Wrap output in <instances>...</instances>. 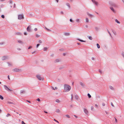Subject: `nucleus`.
<instances>
[{
	"mask_svg": "<svg viewBox=\"0 0 124 124\" xmlns=\"http://www.w3.org/2000/svg\"><path fill=\"white\" fill-rule=\"evenodd\" d=\"M65 35L66 36H68L69 35V33H65Z\"/></svg>",
	"mask_w": 124,
	"mask_h": 124,
	"instance_id": "37",
	"label": "nucleus"
},
{
	"mask_svg": "<svg viewBox=\"0 0 124 124\" xmlns=\"http://www.w3.org/2000/svg\"><path fill=\"white\" fill-rule=\"evenodd\" d=\"M70 21L71 22H73V21L72 20V19H70Z\"/></svg>",
	"mask_w": 124,
	"mask_h": 124,
	"instance_id": "48",
	"label": "nucleus"
},
{
	"mask_svg": "<svg viewBox=\"0 0 124 124\" xmlns=\"http://www.w3.org/2000/svg\"><path fill=\"white\" fill-rule=\"evenodd\" d=\"M99 72L101 74H102L103 73V72H102V71H101L100 70H99Z\"/></svg>",
	"mask_w": 124,
	"mask_h": 124,
	"instance_id": "38",
	"label": "nucleus"
},
{
	"mask_svg": "<svg viewBox=\"0 0 124 124\" xmlns=\"http://www.w3.org/2000/svg\"><path fill=\"white\" fill-rule=\"evenodd\" d=\"M110 8V9L113 11L114 13H116V11L114 9L113 7H111Z\"/></svg>",
	"mask_w": 124,
	"mask_h": 124,
	"instance_id": "9",
	"label": "nucleus"
},
{
	"mask_svg": "<svg viewBox=\"0 0 124 124\" xmlns=\"http://www.w3.org/2000/svg\"><path fill=\"white\" fill-rule=\"evenodd\" d=\"M54 120L56 122H57L58 123H59V122L58 121H57V120H56L55 119H54Z\"/></svg>",
	"mask_w": 124,
	"mask_h": 124,
	"instance_id": "58",
	"label": "nucleus"
},
{
	"mask_svg": "<svg viewBox=\"0 0 124 124\" xmlns=\"http://www.w3.org/2000/svg\"><path fill=\"white\" fill-rule=\"evenodd\" d=\"M80 83V84L83 87H84V86H85V85L84 84L81 82H79Z\"/></svg>",
	"mask_w": 124,
	"mask_h": 124,
	"instance_id": "11",
	"label": "nucleus"
},
{
	"mask_svg": "<svg viewBox=\"0 0 124 124\" xmlns=\"http://www.w3.org/2000/svg\"><path fill=\"white\" fill-rule=\"evenodd\" d=\"M112 31L114 34H115V35H116V32L115 31H114V30H112Z\"/></svg>",
	"mask_w": 124,
	"mask_h": 124,
	"instance_id": "28",
	"label": "nucleus"
},
{
	"mask_svg": "<svg viewBox=\"0 0 124 124\" xmlns=\"http://www.w3.org/2000/svg\"><path fill=\"white\" fill-rule=\"evenodd\" d=\"M3 44V43L2 42V43H0V45H2Z\"/></svg>",
	"mask_w": 124,
	"mask_h": 124,
	"instance_id": "57",
	"label": "nucleus"
},
{
	"mask_svg": "<svg viewBox=\"0 0 124 124\" xmlns=\"http://www.w3.org/2000/svg\"><path fill=\"white\" fill-rule=\"evenodd\" d=\"M23 16L22 15H18V19H19L21 20L23 18Z\"/></svg>",
	"mask_w": 124,
	"mask_h": 124,
	"instance_id": "4",
	"label": "nucleus"
},
{
	"mask_svg": "<svg viewBox=\"0 0 124 124\" xmlns=\"http://www.w3.org/2000/svg\"><path fill=\"white\" fill-rule=\"evenodd\" d=\"M34 30L35 31H36L37 30V28H35L34 29Z\"/></svg>",
	"mask_w": 124,
	"mask_h": 124,
	"instance_id": "55",
	"label": "nucleus"
},
{
	"mask_svg": "<svg viewBox=\"0 0 124 124\" xmlns=\"http://www.w3.org/2000/svg\"><path fill=\"white\" fill-rule=\"evenodd\" d=\"M109 88H110V89L111 90H114V88H113V87L111 86H109Z\"/></svg>",
	"mask_w": 124,
	"mask_h": 124,
	"instance_id": "18",
	"label": "nucleus"
},
{
	"mask_svg": "<svg viewBox=\"0 0 124 124\" xmlns=\"http://www.w3.org/2000/svg\"><path fill=\"white\" fill-rule=\"evenodd\" d=\"M47 50V48L46 47H44L43 50L44 51H46Z\"/></svg>",
	"mask_w": 124,
	"mask_h": 124,
	"instance_id": "34",
	"label": "nucleus"
},
{
	"mask_svg": "<svg viewBox=\"0 0 124 124\" xmlns=\"http://www.w3.org/2000/svg\"><path fill=\"white\" fill-rule=\"evenodd\" d=\"M88 38L90 40H92L93 39L92 37L91 36H89Z\"/></svg>",
	"mask_w": 124,
	"mask_h": 124,
	"instance_id": "30",
	"label": "nucleus"
},
{
	"mask_svg": "<svg viewBox=\"0 0 124 124\" xmlns=\"http://www.w3.org/2000/svg\"><path fill=\"white\" fill-rule=\"evenodd\" d=\"M40 45L39 44H37V45H36V48H38V46H39V45Z\"/></svg>",
	"mask_w": 124,
	"mask_h": 124,
	"instance_id": "44",
	"label": "nucleus"
},
{
	"mask_svg": "<svg viewBox=\"0 0 124 124\" xmlns=\"http://www.w3.org/2000/svg\"><path fill=\"white\" fill-rule=\"evenodd\" d=\"M84 111L85 113L86 114H88V111L87 109L85 108L84 109Z\"/></svg>",
	"mask_w": 124,
	"mask_h": 124,
	"instance_id": "7",
	"label": "nucleus"
},
{
	"mask_svg": "<svg viewBox=\"0 0 124 124\" xmlns=\"http://www.w3.org/2000/svg\"><path fill=\"white\" fill-rule=\"evenodd\" d=\"M93 106H92L91 107V109L92 110L93 109Z\"/></svg>",
	"mask_w": 124,
	"mask_h": 124,
	"instance_id": "47",
	"label": "nucleus"
},
{
	"mask_svg": "<svg viewBox=\"0 0 124 124\" xmlns=\"http://www.w3.org/2000/svg\"><path fill=\"white\" fill-rule=\"evenodd\" d=\"M1 17L2 18H5L4 16L3 15H2L1 16Z\"/></svg>",
	"mask_w": 124,
	"mask_h": 124,
	"instance_id": "41",
	"label": "nucleus"
},
{
	"mask_svg": "<svg viewBox=\"0 0 124 124\" xmlns=\"http://www.w3.org/2000/svg\"><path fill=\"white\" fill-rule=\"evenodd\" d=\"M115 119L116 122V123L117 122V119L115 117Z\"/></svg>",
	"mask_w": 124,
	"mask_h": 124,
	"instance_id": "54",
	"label": "nucleus"
},
{
	"mask_svg": "<svg viewBox=\"0 0 124 124\" xmlns=\"http://www.w3.org/2000/svg\"><path fill=\"white\" fill-rule=\"evenodd\" d=\"M37 100L38 101H40V100L39 98H38Z\"/></svg>",
	"mask_w": 124,
	"mask_h": 124,
	"instance_id": "50",
	"label": "nucleus"
},
{
	"mask_svg": "<svg viewBox=\"0 0 124 124\" xmlns=\"http://www.w3.org/2000/svg\"><path fill=\"white\" fill-rule=\"evenodd\" d=\"M78 40H79V41H80L81 42H85L86 41H85L83 40H81V39H78Z\"/></svg>",
	"mask_w": 124,
	"mask_h": 124,
	"instance_id": "25",
	"label": "nucleus"
},
{
	"mask_svg": "<svg viewBox=\"0 0 124 124\" xmlns=\"http://www.w3.org/2000/svg\"><path fill=\"white\" fill-rule=\"evenodd\" d=\"M102 105L103 106H104L105 105V103H102Z\"/></svg>",
	"mask_w": 124,
	"mask_h": 124,
	"instance_id": "56",
	"label": "nucleus"
},
{
	"mask_svg": "<svg viewBox=\"0 0 124 124\" xmlns=\"http://www.w3.org/2000/svg\"><path fill=\"white\" fill-rule=\"evenodd\" d=\"M107 31L108 32V33H109V35H110V36L111 37H112V36L111 34L110 33V32L108 30H107Z\"/></svg>",
	"mask_w": 124,
	"mask_h": 124,
	"instance_id": "27",
	"label": "nucleus"
},
{
	"mask_svg": "<svg viewBox=\"0 0 124 124\" xmlns=\"http://www.w3.org/2000/svg\"><path fill=\"white\" fill-rule=\"evenodd\" d=\"M16 34L17 35H19L21 34V33L20 32H17L16 33Z\"/></svg>",
	"mask_w": 124,
	"mask_h": 124,
	"instance_id": "36",
	"label": "nucleus"
},
{
	"mask_svg": "<svg viewBox=\"0 0 124 124\" xmlns=\"http://www.w3.org/2000/svg\"><path fill=\"white\" fill-rule=\"evenodd\" d=\"M4 6V5L2 4L1 5L0 7H1L2 8V7H3Z\"/></svg>",
	"mask_w": 124,
	"mask_h": 124,
	"instance_id": "49",
	"label": "nucleus"
},
{
	"mask_svg": "<svg viewBox=\"0 0 124 124\" xmlns=\"http://www.w3.org/2000/svg\"><path fill=\"white\" fill-rule=\"evenodd\" d=\"M47 30V31H51V30L49 29H47H47H46Z\"/></svg>",
	"mask_w": 124,
	"mask_h": 124,
	"instance_id": "45",
	"label": "nucleus"
},
{
	"mask_svg": "<svg viewBox=\"0 0 124 124\" xmlns=\"http://www.w3.org/2000/svg\"><path fill=\"white\" fill-rule=\"evenodd\" d=\"M13 7H14V8H16V4H14Z\"/></svg>",
	"mask_w": 124,
	"mask_h": 124,
	"instance_id": "53",
	"label": "nucleus"
},
{
	"mask_svg": "<svg viewBox=\"0 0 124 124\" xmlns=\"http://www.w3.org/2000/svg\"><path fill=\"white\" fill-rule=\"evenodd\" d=\"M76 21L78 23L80 22V19H77L76 20Z\"/></svg>",
	"mask_w": 124,
	"mask_h": 124,
	"instance_id": "16",
	"label": "nucleus"
},
{
	"mask_svg": "<svg viewBox=\"0 0 124 124\" xmlns=\"http://www.w3.org/2000/svg\"><path fill=\"white\" fill-rule=\"evenodd\" d=\"M22 124H26L23 121H22Z\"/></svg>",
	"mask_w": 124,
	"mask_h": 124,
	"instance_id": "52",
	"label": "nucleus"
},
{
	"mask_svg": "<svg viewBox=\"0 0 124 124\" xmlns=\"http://www.w3.org/2000/svg\"><path fill=\"white\" fill-rule=\"evenodd\" d=\"M9 2L10 4H11L12 3V1L11 0H10L9 1Z\"/></svg>",
	"mask_w": 124,
	"mask_h": 124,
	"instance_id": "33",
	"label": "nucleus"
},
{
	"mask_svg": "<svg viewBox=\"0 0 124 124\" xmlns=\"http://www.w3.org/2000/svg\"><path fill=\"white\" fill-rule=\"evenodd\" d=\"M10 116V115L9 113H8L6 115V116L8 117V116Z\"/></svg>",
	"mask_w": 124,
	"mask_h": 124,
	"instance_id": "39",
	"label": "nucleus"
},
{
	"mask_svg": "<svg viewBox=\"0 0 124 124\" xmlns=\"http://www.w3.org/2000/svg\"><path fill=\"white\" fill-rule=\"evenodd\" d=\"M97 47L98 48H100V46L98 44H97Z\"/></svg>",
	"mask_w": 124,
	"mask_h": 124,
	"instance_id": "32",
	"label": "nucleus"
},
{
	"mask_svg": "<svg viewBox=\"0 0 124 124\" xmlns=\"http://www.w3.org/2000/svg\"><path fill=\"white\" fill-rule=\"evenodd\" d=\"M74 116H75V117L76 118H78V116H76V115H74Z\"/></svg>",
	"mask_w": 124,
	"mask_h": 124,
	"instance_id": "63",
	"label": "nucleus"
},
{
	"mask_svg": "<svg viewBox=\"0 0 124 124\" xmlns=\"http://www.w3.org/2000/svg\"><path fill=\"white\" fill-rule=\"evenodd\" d=\"M18 41V42L19 43H23V42L21 40H18L17 41Z\"/></svg>",
	"mask_w": 124,
	"mask_h": 124,
	"instance_id": "20",
	"label": "nucleus"
},
{
	"mask_svg": "<svg viewBox=\"0 0 124 124\" xmlns=\"http://www.w3.org/2000/svg\"><path fill=\"white\" fill-rule=\"evenodd\" d=\"M66 5L68 7H69V8H70V4L68 3H67L66 4Z\"/></svg>",
	"mask_w": 124,
	"mask_h": 124,
	"instance_id": "24",
	"label": "nucleus"
},
{
	"mask_svg": "<svg viewBox=\"0 0 124 124\" xmlns=\"http://www.w3.org/2000/svg\"><path fill=\"white\" fill-rule=\"evenodd\" d=\"M87 95H88V97L89 98H91V95L89 93H88V94Z\"/></svg>",
	"mask_w": 124,
	"mask_h": 124,
	"instance_id": "35",
	"label": "nucleus"
},
{
	"mask_svg": "<svg viewBox=\"0 0 124 124\" xmlns=\"http://www.w3.org/2000/svg\"><path fill=\"white\" fill-rule=\"evenodd\" d=\"M92 2L94 3V4H95L96 6H98V2L94 0H91Z\"/></svg>",
	"mask_w": 124,
	"mask_h": 124,
	"instance_id": "8",
	"label": "nucleus"
},
{
	"mask_svg": "<svg viewBox=\"0 0 124 124\" xmlns=\"http://www.w3.org/2000/svg\"><path fill=\"white\" fill-rule=\"evenodd\" d=\"M66 116L68 118H70V116H69V115H66Z\"/></svg>",
	"mask_w": 124,
	"mask_h": 124,
	"instance_id": "42",
	"label": "nucleus"
},
{
	"mask_svg": "<svg viewBox=\"0 0 124 124\" xmlns=\"http://www.w3.org/2000/svg\"><path fill=\"white\" fill-rule=\"evenodd\" d=\"M51 88L53 90H55V89L53 87H51Z\"/></svg>",
	"mask_w": 124,
	"mask_h": 124,
	"instance_id": "64",
	"label": "nucleus"
},
{
	"mask_svg": "<svg viewBox=\"0 0 124 124\" xmlns=\"http://www.w3.org/2000/svg\"><path fill=\"white\" fill-rule=\"evenodd\" d=\"M17 49L18 50H21V49L19 48H17Z\"/></svg>",
	"mask_w": 124,
	"mask_h": 124,
	"instance_id": "61",
	"label": "nucleus"
},
{
	"mask_svg": "<svg viewBox=\"0 0 124 124\" xmlns=\"http://www.w3.org/2000/svg\"><path fill=\"white\" fill-rule=\"evenodd\" d=\"M122 55L123 56V57L124 58V53H122Z\"/></svg>",
	"mask_w": 124,
	"mask_h": 124,
	"instance_id": "46",
	"label": "nucleus"
},
{
	"mask_svg": "<svg viewBox=\"0 0 124 124\" xmlns=\"http://www.w3.org/2000/svg\"><path fill=\"white\" fill-rule=\"evenodd\" d=\"M39 36H40V35H38V34H37L36 35V37H37L38 38V37H39Z\"/></svg>",
	"mask_w": 124,
	"mask_h": 124,
	"instance_id": "43",
	"label": "nucleus"
},
{
	"mask_svg": "<svg viewBox=\"0 0 124 124\" xmlns=\"http://www.w3.org/2000/svg\"><path fill=\"white\" fill-rule=\"evenodd\" d=\"M39 42L40 43H41L42 42L41 40H39Z\"/></svg>",
	"mask_w": 124,
	"mask_h": 124,
	"instance_id": "40",
	"label": "nucleus"
},
{
	"mask_svg": "<svg viewBox=\"0 0 124 124\" xmlns=\"http://www.w3.org/2000/svg\"><path fill=\"white\" fill-rule=\"evenodd\" d=\"M87 14L89 16L91 17H93V16L92 14H89L88 12L87 13Z\"/></svg>",
	"mask_w": 124,
	"mask_h": 124,
	"instance_id": "12",
	"label": "nucleus"
},
{
	"mask_svg": "<svg viewBox=\"0 0 124 124\" xmlns=\"http://www.w3.org/2000/svg\"><path fill=\"white\" fill-rule=\"evenodd\" d=\"M7 63L8 65V66H11L12 65V64L11 63L8 62Z\"/></svg>",
	"mask_w": 124,
	"mask_h": 124,
	"instance_id": "19",
	"label": "nucleus"
},
{
	"mask_svg": "<svg viewBox=\"0 0 124 124\" xmlns=\"http://www.w3.org/2000/svg\"><path fill=\"white\" fill-rule=\"evenodd\" d=\"M55 102L57 103H59L60 101L59 99H57L55 100Z\"/></svg>",
	"mask_w": 124,
	"mask_h": 124,
	"instance_id": "23",
	"label": "nucleus"
},
{
	"mask_svg": "<svg viewBox=\"0 0 124 124\" xmlns=\"http://www.w3.org/2000/svg\"><path fill=\"white\" fill-rule=\"evenodd\" d=\"M27 31L28 32H30L31 31V26H29L27 28Z\"/></svg>",
	"mask_w": 124,
	"mask_h": 124,
	"instance_id": "10",
	"label": "nucleus"
},
{
	"mask_svg": "<svg viewBox=\"0 0 124 124\" xmlns=\"http://www.w3.org/2000/svg\"><path fill=\"white\" fill-rule=\"evenodd\" d=\"M50 56L51 57H53L54 56L53 54H52L50 55Z\"/></svg>",
	"mask_w": 124,
	"mask_h": 124,
	"instance_id": "62",
	"label": "nucleus"
},
{
	"mask_svg": "<svg viewBox=\"0 0 124 124\" xmlns=\"http://www.w3.org/2000/svg\"><path fill=\"white\" fill-rule=\"evenodd\" d=\"M56 112L57 113H59L60 112V110L59 109H57L56 110Z\"/></svg>",
	"mask_w": 124,
	"mask_h": 124,
	"instance_id": "29",
	"label": "nucleus"
},
{
	"mask_svg": "<svg viewBox=\"0 0 124 124\" xmlns=\"http://www.w3.org/2000/svg\"><path fill=\"white\" fill-rule=\"evenodd\" d=\"M115 22L117 23L118 24H120V22L118 21L116 19H115Z\"/></svg>",
	"mask_w": 124,
	"mask_h": 124,
	"instance_id": "14",
	"label": "nucleus"
},
{
	"mask_svg": "<svg viewBox=\"0 0 124 124\" xmlns=\"http://www.w3.org/2000/svg\"><path fill=\"white\" fill-rule=\"evenodd\" d=\"M0 99L2 100H3L4 99L3 97V96L1 95H0Z\"/></svg>",
	"mask_w": 124,
	"mask_h": 124,
	"instance_id": "31",
	"label": "nucleus"
},
{
	"mask_svg": "<svg viewBox=\"0 0 124 124\" xmlns=\"http://www.w3.org/2000/svg\"><path fill=\"white\" fill-rule=\"evenodd\" d=\"M12 71L14 72H16L21 71V70L18 68H15L13 69Z\"/></svg>",
	"mask_w": 124,
	"mask_h": 124,
	"instance_id": "3",
	"label": "nucleus"
},
{
	"mask_svg": "<svg viewBox=\"0 0 124 124\" xmlns=\"http://www.w3.org/2000/svg\"><path fill=\"white\" fill-rule=\"evenodd\" d=\"M95 30L97 31H98L99 30V28L97 27H95Z\"/></svg>",
	"mask_w": 124,
	"mask_h": 124,
	"instance_id": "15",
	"label": "nucleus"
},
{
	"mask_svg": "<svg viewBox=\"0 0 124 124\" xmlns=\"http://www.w3.org/2000/svg\"><path fill=\"white\" fill-rule=\"evenodd\" d=\"M36 77L39 80H41L42 79V78L39 75H37Z\"/></svg>",
	"mask_w": 124,
	"mask_h": 124,
	"instance_id": "6",
	"label": "nucleus"
},
{
	"mask_svg": "<svg viewBox=\"0 0 124 124\" xmlns=\"http://www.w3.org/2000/svg\"><path fill=\"white\" fill-rule=\"evenodd\" d=\"M95 107H96V108H97L98 107V105L96 104H95Z\"/></svg>",
	"mask_w": 124,
	"mask_h": 124,
	"instance_id": "59",
	"label": "nucleus"
},
{
	"mask_svg": "<svg viewBox=\"0 0 124 124\" xmlns=\"http://www.w3.org/2000/svg\"><path fill=\"white\" fill-rule=\"evenodd\" d=\"M86 22L87 23H88L89 22V19L88 18L86 17Z\"/></svg>",
	"mask_w": 124,
	"mask_h": 124,
	"instance_id": "22",
	"label": "nucleus"
},
{
	"mask_svg": "<svg viewBox=\"0 0 124 124\" xmlns=\"http://www.w3.org/2000/svg\"><path fill=\"white\" fill-rule=\"evenodd\" d=\"M3 86L5 90L8 91H12V90L10 89L6 85H4Z\"/></svg>",
	"mask_w": 124,
	"mask_h": 124,
	"instance_id": "2",
	"label": "nucleus"
},
{
	"mask_svg": "<svg viewBox=\"0 0 124 124\" xmlns=\"http://www.w3.org/2000/svg\"><path fill=\"white\" fill-rule=\"evenodd\" d=\"M24 33L25 35H27V33L26 32H24Z\"/></svg>",
	"mask_w": 124,
	"mask_h": 124,
	"instance_id": "60",
	"label": "nucleus"
},
{
	"mask_svg": "<svg viewBox=\"0 0 124 124\" xmlns=\"http://www.w3.org/2000/svg\"><path fill=\"white\" fill-rule=\"evenodd\" d=\"M60 61V60L59 59H56L54 61V62H58Z\"/></svg>",
	"mask_w": 124,
	"mask_h": 124,
	"instance_id": "17",
	"label": "nucleus"
},
{
	"mask_svg": "<svg viewBox=\"0 0 124 124\" xmlns=\"http://www.w3.org/2000/svg\"><path fill=\"white\" fill-rule=\"evenodd\" d=\"M25 92L24 90H22L20 91V94H23L25 93Z\"/></svg>",
	"mask_w": 124,
	"mask_h": 124,
	"instance_id": "13",
	"label": "nucleus"
},
{
	"mask_svg": "<svg viewBox=\"0 0 124 124\" xmlns=\"http://www.w3.org/2000/svg\"><path fill=\"white\" fill-rule=\"evenodd\" d=\"M71 89V87L65 84L64 85V90L65 92H67L70 90Z\"/></svg>",
	"mask_w": 124,
	"mask_h": 124,
	"instance_id": "1",
	"label": "nucleus"
},
{
	"mask_svg": "<svg viewBox=\"0 0 124 124\" xmlns=\"http://www.w3.org/2000/svg\"><path fill=\"white\" fill-rule=\"evenodd\" d=\"M111 105L112 106H113V107H114V105H113V103H112V102H111Z\"/></svg>",
	"mask_w": 124,
	"mask_h": 124,
	"instance_id": "51",
	"label": "nucleus"
},
{
	"mask_svg": "<svg viewBox=\"0 0 124 124\" xmlns=\"http://www.w3.org/2000/svg\"><path fill=\"white\" fill-rule=\"evenodd\" d=\"M8 103L9 104H14L13 103V102H10V101H8Z\"/></svg>",
	"mask_w": 124,
	"mask_h": 124,
	"instance_id": "26",
	"label": "nucleus"
},
{
	"mask_svg": "<svg viewBox=\"0 0 124 124\" xmlns=\"http://www.w3.org/2000/svg\"><path fill=\"white\" fill-rule=\"evenodd\" d=\"M8 58V56H3L1 58L2 60L4 61L6 59H7Z\"/></svg>",
	"mask_w": 124,
	"mask_h": 124,
	"instance_id": "5",
	"label": "nucleus"
},
{
	"mask_svg": "<svg viewBox=\"0 0 124 124\" xmlns=\"http://www.w3.org/2000/svg\"><path fill=\"white\" fill-rule=\"evenodd\" d=\"M75 98L76 99L78 100V97L77 95H76L75 96Z\"/></svg>",
	"mask_w": 124,
	"mask_h": 124,
	"instance_id": "21",
	"label": "nucleus"
}]
</instances>
